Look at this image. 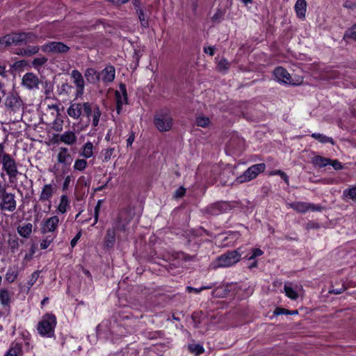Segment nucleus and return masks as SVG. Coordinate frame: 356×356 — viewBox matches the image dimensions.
Here are the masks:
<instances>
[{"label":"nucleus","instance_id":"f257e3e1","mask_svg":"<svg viewBox=\"0 0 356 356\" xmlns=\"http://www.w3.org/2000/svg\"><path fill=\"white\" fill-rule=\"evenodd\" d=\"M241 254L242 251L241 248L228 251L217 257L212 264L213 267L217 268L232 266L240 261Z\"/></svg>","mask_w":356,"mask_h":356},{"label":"nucleus","instance_id":"f03ea898","mask_svg":"<svg viewBox=\"0 0 356 356\" xmlns=\"http://www.w3.org/2000/svg\"><path fill=\"white\" fill-rule=\"evenodd\" d=\"M56 323V318L54 314H46L38 323L37 330L41 336L51 337L54 335Z\"/></svg>","mask_w":356,"mask_h":356},{"label":"nucleus","instance_id":"7ed1b4c3","mask_svg":"<svg viewBox=\"0 0 356 356\" xmlns=\"http://www.w3.org/2000/svg\"><path fill=\"white\" fill-rule=\"evenodd\" d=\"M172 118L168 108H162L157 111L154 117V122L160 131H168L172 127Z\"/></svg>","mask_w":356,"mask_h":356},{"label":"nucleus","instance_id":"20e7f679","mask_svg":"<svg viewBox=\"0 0 356 356\" xmlns=\"http://www.w3.org/2000/svg\"><path fill=\"white\" fill-rule=\"evenodd\" d=\"M67 113L70 117L74 119H78L81 115H86L88 118V125L90 122V117L92 115V106L89 102L84 103H73L71 104L67 110Z\"/></svg>","mask_w":356,"mask_h":356},{"label":"nucleus","instance_id":"39448f33","mask_svg":"<svg viewBox=\"0 0 356 356\" xmlns=\"http://www.w3.org/2000/svg\"><path fill=\"white\" fill-rule=\"evenodd\" d=\"M266 169V165L264 163L252 165L249 167L242 175L237 177L239 183L247 182L256 178L258 175L264 172Z\"/></svg>","mask_w":356,"mask_h":356},{"label":"nucleus","instance_id":"423d86ee","mask_svg":"<svg viewBox=\"0 0 356 356\" xmlns=\"http://www.w3.org/2000/svg\"><path fill=\"white\" fill-rule=\"evenodd\" d=\"M1 163L3 170L6 171L10 179H15L19 173L15 160L10 154L5 153L2 156Z\"/></svg>","mask_w":356,"mask_h":356},{"label":"nucleus","instance_id":"0eeeda50","mask_svg":"<svg viewBox=\"0 0 356 356\" xmlns=\"http://www.w3.org/2000/svg\"><path fill=\"white\" fill-rule=\"evenodd\" d=\"M234 207V206L231 202L220 201L209 205L206 208V211L211 215L218 216L231 211Z\"/></svg>","mask_w":356,"mask_h":356},{"label":"nucleus","instance_id":"6e6552de","mask_svg":"<svg viewBox=\"0 0 356 356\" xmlns=\"http://www.w3.org/2000/svg\"><path fill=\"white\" fill-rule=\"evenodd\" d=\"M22 32L11 33L0 38V49L12 44L20 45L24 44Z\"/></svg>","mask_w":356,"mask_h":356},{"label":"nucleus","instance_id":"1a4fd4ad","mask_svg":"<svg viewBox=\"0 0 356 356\" xmlns=\"http://www.w3.org/2000/svg\"><path fill=\"white\" fill-rule=\"evenodd\" d=\"M42 51L45 53L65 54L69 51L70 47L61 42H49L41 47Z\"/></svg>","mask_w":356,"mask_h":356},{"label":"nucleus","instance_id":"9d476101","mask_svg":"<svg viewBox=\"0 0 356 356\" xmlns=\"http://www.w3.org/2000/svg\"><path fill=\"white\" fill-rule=\"evenodd\" d=\"M115 97L116 101V111L118 114H120L124 104H128V97L126 85L120 83L119 85V90L115 92Z\"/></svg>","mask_w":356,"mask_h":356},{"label":"nucleus","instance_id":"9b49d317","mask_svg":"<svg viewBox=\"0 0 356 356\" xmlns=\"http://www.w3.org/2000/svg\"><path fill=\"white\" fill-rule=\"evenodd\" d=\"M0 199V209L1 211L13 212L16 209L17 202L13 193H7Z\"/></svg>","mask_w":356,"mask_h":356},{"label":"nucleus","instance_id":"f8f14e48","mask_svg":"<svg viewBox=\"0 0 356 356\" xmlns=\"http://www.w3.org/2000/svg\"><path fill=\"white\" fill-rule=\"evenodd\" d=\"M275 79L280 83L289 85H295L291 76L288 71L283 67L279 66L275 67L273 71Z\"/></svg>","mask_w":356,"mask_h":356},{"label":"nucleus","instance_id":"ddd939ff","mask_svg":"<svg viewBox=\"0 0 356 356\" xmlns=\"http://www.w3.org/2000/svg\"><path fill=\"white\" fill-rule=\"evenodd\" d=\"M54 143H63L68 145H72L76 143L77 137L74 131H68L62 134H56L54 136Z\"/></svg>","mask_w":356,"mask_h":356},{"label":"nucleus","instance_id":"4468645a","mask_svg":"<svg viewBox=\"0 0 356 356\" xmlns=\"http://www.w3.org/2000/svg\"><path fill=\"white\" fill-rule=\"evenodd\" d=\"M40 83L38 77L32 72L26 73L22 78V85L29 90L38 89Z\"/></svg>","mask_w":356,"mask_h":356},{"label":"nucleus","instance_id":"2eb2a0df","mask_svg":"<svg viewBox=\"0 0 356 356\" xmlns=\"http://www.w3.org/2000/svg\"><path fill=\"white\" fill-rule=\"evenodd\" d=\"M22 101L17 94L8 95L5 100L6 106L13 111H19L22 106Z\"/></svg>","mask_w":356,"mask_h":356},{"label":"nucleus","instance_id":"dca6fc26","mask_svg":"<svg viewBox=\"0 0 356 356\" xmlns=\"http://www.w3.org/2000/svg\"><path fill=\"white\" fill-rule=\"evenodd\" d=\"M70 75L77 88L76 96L82 95L84 91L85 82L81 73L77 70H73Z\"/></svg>","mask_w":356,"mask_h":356},{"label":"nucleus","instance_id":"f3484780","mask_svg":"<svg viewBox=\"0 0 356 356\" xmlns=\"http://www.w3.org/2000/svg\"><path fill=\"white\" fill-rule=\"evenodd\" d=\"M99 81L108 83L113 81L115 77V70L113 65H107L103 70L99 72Z\"/></svg>","mask_w":356,"mask_h":356},{"label":"nucleus","instance_id":"a211bd4d","mask_svg":"<svg viewBox=\"0 0 356 356\" xmlns=\"http://www.w3.org/2000/svg\"><path fill=\"white\" fill-rule=\"evenodd\" d=\"M56 191V187L51 184L44 185L40 194V201L44 202L46 201H50L53 195Z\"/></svg>","mask_w":356,"mask_h":356},{"label":"nucleus","instance_id":"6ab92c4d","mask_svg":"<svg viewBox=\"0 0 356 356\" xmlns=\"http://www.w3.org/2000/svg\"><path fill=\"white\" fill-rule=\"evenodd\" d=\"M59 222V218L57 216H54L46 220L44 224L41 228L42 234L53 232L56 230Z\"/></svg>","mask_w":356,"mask_h":356},{"label":"nucleus","instance_id":"aec40b11","mask_svg":"<svg viewBox=\"0 0 356 356\" xmlns=\"http://www.w3.org/2000/svg\"><path fill=\"white\" fill-rule=\"evenodd\" d=\"M116 241V231L115 228H108L104 238V246L106 248L114 247Z\"/></svg>","mask_w":356,"mask_h":356},{"label":"nucleus","instance_id":"412c9836","mask_svg":"<svg viewBox=\"0 0 356 356\" xmlns=\"http://www.w3.org/2000/svg\"><path fill=\"white\" fill-rule=\"evenodd\" d=\"M125 213H120L116 218L115 221L113 223V226L112 228H115V231H121L125 232L127 229V226L129 225L130 222V219H128L124 216Z\"/></svg>","mask_w":356,"mask_h":356},{"label":"nucleus","instance_id":"4be33fe9","mask_svg":"<svg viewBox=\"0 0 356 356\" xmlns=\"http://www.w3.org/2000/svg\"><path fill=\"white\" fill-rule=\"evenodd\" d=\"M58 163L63 165H70L72 161L71 154L68 152V149L66 147H60L59 152L57 155Z\"/></svg>","mask_w":356,"mask_h":356},{"label":"nucleus","instance_id":"5701e85b","mask_svg":"<svg viewBox=\"0 0 356 356\" xmlns=\"http://www.w3.org/2000/svg\"><path fill=\"white\" fill-rule=\"evenodd\" d=\"M23 351L22 348V344L13 341L8 349V350L4 356H22Z\"/></svg>","mask_w":356,"mask_h":356},{"label":"nucleus","instance_id":"b1692460","mask_svg":"<svg viewBox=\"0 0 356 356\" xmlns=\"http://www.w3.org/2000/svg\"><path fill=\"white\" fill-rule=\"evenodd\" d=\"M84 76L86 81L90 83H95L99 81V74L94 68H87L85 70Z\"/></svg>","mask_w":356,"mask_h":356},{"label":"nucleus","instance_id":"393cba45","mask_svg":"<svg viewBox=\"0 0 356 356\" xmlns=\"http://www.w3.org/2000/svg\"><path fill=\"white\" fill-rule=\"evenodd\" d=\"M330 161V159L319 155L314 156L312 159V163L314 165V166L320 168L328 165Z\"/></svg>","mask_w":356,"mask_h":356},{"label":"nucleus","instance_id":"a878e982","mask_svg":"<svg viewBox=\"0 0 356 356\" xmlns=\"http://www.w3.org/2000/svg\"><path fill=\"white\" fill-rule=\"evenodd\" d=\"M33 225L30 222L19 225L17 228L18 234L24 237L29 238L32 233Z\"/></svg>","mask_w":356,"mask_h":356},{"label":"nucleus","instance_id":"bb28decb","mask_svg":"<svg viewBox=\"0 0 356 356\" xmlns=\"http://www.w3.org/2000/svg\"><path fill=\"white\" fill-rule=\"evenodd\" d=\"M307 8V2L305 0H298L295 5V10L298 17L304 18L305 17Z\"/></svg>","mask_w":356,"mask_h":356},{"label":"nucleus","instance_id":"cd10ccee","mask_svg":"<svg viewBox=\"0 0 356 356\" xmlns=\"http://www.w3.org/2000/svg\"><path fill=\"white\" fill-rule=\"evenodd\" d=\"M287 206L300 213H305L309 210V207L307 202H302L288 203Z\"/></svg>","mask_w":356,"mask_h":356},{"label":"nucleus","instance_id":"c85d7f7f","mask_svg":"<svg viewBox=\"0 0 356 356\" xmlns=\"http://www.w3.org/2000/svg\"><path fill=\"white\" fill-rule=\"evenodd\" d=\"M0 302L7 310L10 311V295L7 289L0 290Z\"/></svg>","mask_w":356,"mask_h":356},{"label":"nucleus","instance_id":"c756f323","mask_svg":"<svg viewBox=\"0 0 356 356\" xmlns=\"http://www.w3.org/2000/svg\"><path fill=\"white\" fill-rule=\"evenodd\" d=\"M93 155V144L88 141L81 148V156L85 159H89Z\"/></svg>","mask_w":356,"mask_h":356},{"label":"nucleus","instance_id":"7c9ffc66","mask_svg":"<svg viewBox=\"0 0 356 356\" xmlns=\"http://www.w3.org/2000/svg\"><path fill=\"white\" fill-rule=\"evenodd\" d=\"M70 207V201L68 197L66 195H62L60 199V203L57 208V210L60 213H65L67 208Z\"/></svg>","mask_w":356,"mask_h":356},{"label":"nucleus","instance_id":"2f4dec72","mask_svg":"<svg viewBox=\"0 0 356 356\" xmlns=\"http://www.w3.org/2000/svg\"><path fill=\"white\" fill-rule=\"evenodd\" d=\"M40 271L36 270L34 271L31 275L30 280L27 282V283L22 287V290L24 291H26L27 293L29 291L31 286L36 282L38 280L39 275H40Z\"/></svg>","mask_w":356,"mask_h":356},{"label":"nucleus","instance_id":"473e14b6","mask_svg":"<svg viewBox=\"0 0 356 356\" xmlns=\"http://www.w3.org/2000/svg\"><path fill=\"white\" fill-rule=\"evenodd\" d=\"M312 137L316 140H317L318 142L321 143H330L332 145L334 144V140L332 138L328 137L325 135H323L322 134L318 133H314L312 134Z\"/></svg>","mask_w":356,"mask_h":356},{"label":"nucleus","instance_id":"72a5a7b5","mask_svg":"<svg viewBox=\"0 0 356 356\" xmlns=\"http://www.w3.org/2000/svg\"><path fill=\"white\" fill-rule=\"evenodd\" d=\"M8 248L12 253H15L19 247V240L17 236L10 237L8 239Z\"/></svg>","mask_w":356,"mask_h":356},{"label":"nucleus","instance_id":"f704fd0d","mask_svg":"<svg viewBox=\"0 0 356 356\" xmlns=\"http://www.w3.org/2000/svg\"><path fill=\"white\" fill-rule=\"evenodd\" d=\"M92 126L94 127H97L99 124V118L102 115V112L100 111L99 107L97 105L92 107Z\"/></svg>","mask_w":356,"mask_h":356},{"label":"nucleus","instance_id":"c9c22d12","mask_svg":"<svg viewBox=\"0 0 356 356\" xmlns=\"http://www.w3.org/2000/svg\"><path fill=\"white\" fill-rule=\"evenodd\" d=\"M18 270L17 269H13L11 268H9L6 274V280L9 283L14 282L16 279L18 277Z\"/></svg>","mask_w":356,"mask_h":356},{"label":"nucleus","instance_id":"e433bc0d","mask_svg":"<svg viewBox=\"0 0 356 356\" xmlns=\"http://www.w3.org/2000/svg\"><path fill=\"white\" fill-rule=\"evenodd\" d=\"M188 348L191 353L195 355H200L204 352V347L200 344L191 343L188 344Z\"/></svg>","mask_w":356,"mask_h":356},{"label":"nucleus","instance_id":"4c0bfd02","mask_svg":"<svg viewBox=\"0 0 356 356\" xmlns=\"http://www.w3.org/2000/svg\"><path fill=\"white\" fill-rule=\"evenodd\" d=\"M284 290L287 297L292 300H296L298 297V293L293 289L290 284H285Z\"/></svg>","mask_w":356,"mask_h":356},{"label":"nucleus","instance_id":"58836bf2","mask_svg":"<svg viewBox=\"0 0 356 356\" xmlns=\"http://www.w3.org/2000/svg\"><path fill=\"white\" fill-rule=\"evenodd\" d=\"M136 13L138 15V19L140 22V25L142 27L147 28L149 26L148 19L147 18L144 11L141 8H138L136 10Z\"/></svg>","mask_w":356,"mask_h":356},{"label":"nucleus","instance_id":"ea45409f","mask_svg":"<svg viewBox=\"0 0 356 356\" xmlns=\"http://www.w3.org/2000/svg\"><path fill=\"white\" fill-rule=\"evenodd\" d=\"M22 36L24 40V44L36 42L38 40V36L31 32H22Z\"/></svg>","mask_w":356,"mask_h":356},{"label":"nucleus","instance_id":"a19ab883","mask_svg":"<svg viewBox=\"0 0 356 356\" xmlns=\"http://www.w3.org/2000/svg\"><path fill=\"white\" fill-rule=\"evenodd\" d=\"M195 123L197 126L205 128L210 124V120L207 117L199 115L196 118Z\"/></svg>","mask_w":356,"mask_h":356},{"label":"nucleus","instance_id":"79ce46f5","mask_svg":"<svg viewBox=\"0 0 356 356\" xmlns=\"http://www.w3.org/2000/svg\"><path fill=\"white\" fill-rule=\"evenodd\" d=\"M88 165L87 161L83 159H78L74 164V169L79 171L84 170Z\"/></svg>","mask_w":356,"mask_h":356},{"label":"nucleus","instance_id":"37998d69","mask_svg":"<svg viewBox=\"0 0 356 356\" xmlns=\"http://www.w3.org/2000/svg\"><path fill=\"white\" fill-rule=\"evenodd\" d=\"M264 254V252L259 248H255L252 250L250 254L246 255L244 258L248 261H252L256 257H259Z\"/></svg>","mask_w":356,"mask_h":356},{"label":"nucleus","instance_id":"c03bdc74","mask_svg":"<svg viewBox=\"0 0 356 356\" xmlns=\"http://www.w3.org/2000/svg\"><path fill=\"white\" fill-rule=\"evenodd\" d=\"M346 38L356 42V24L346 31L344 35V38Z\"/></svg>","mask_w":356,"mask_h":356},{"label":"nucleus","instance_id":"a18cd8bd","mask_svg":"<svg viewBox=\"0 0 356 356\" xmlns=\"http://www.w3.org/2000/svg\"><path fill=\"white\" fill-rule=\"evenodd\" d=\"M47 62V58L44 56L35 58L32 61V65L34 67H41Z\"/></svg>","mask_w":356,"mask_h":356},{"label":"nucleus","instance_id":"49530a36","mask_svg":"<svg viewBox=\"0 0 356 356\" xmlns=\"http://www.w3.org/2000/svg\"><path fill=\"white\" fill-rule=\"evenodd\" d=\"M217 68L220 72L226 71L229 68V63L227 60L222 58L218 62Z\"/></svg>","mask_w":356,"mask_h":356},{"label":"nucleus","instance_id":"de8ad7c7","mask_svg":"<svg viewBox=\"0 0 356 356\" xmlns=\"http://www.w3.org/2000/svg\"><path fill=\"white\" fill-rule=\"evenodd\" d=\"M26 50V52L24 53L26 54V56H31L32 55H34L37 54L39 50L40 47L38 46H28L27 47L24 48Z\"/></svg>","mask_w":356,"mask_h":356},{"label":"nucleus","instance_id":"09e8293b","mask_svg":"<svg viewBox=\"0 0 356 356\" xmlns=\"http://www.w3.org/2000/svg\"><path fill=\"white\" fill-rule=\"evenodd\" d=\"M54 237L51 236H47L40 243V248L42 250L47 249L50 244L53 242Z\"/></svg>","mask_w":356,"mask_h":356},{"label":"nucleus","instance_id":"8fccbe9b","mask_svg":"<svg viewBox=\"0 0 356 356\" xmlns=\"http://www.w3.org/2000/svg\"><path fill=\"white\" fill-rule=\"evenodd\" d=\"M102 202H103V200H98L96 206L95 207L93 225H95L98 222L99 211H100V208H101V205H102Z\"/></svg>","mask_w":356,"mask_h":356},{"label":"nucleus","instance_id":"3c124183","mask_svg":"<svg viewBox=\"0 0 356 356\" xmlns=\"http://www.w3.org/2000/svg\"><path fill=\"white\" fill-rule=\"evenodd\" d=\"M344 195L348 196L351 200H356V186L352 187L343 192Z\"/></svg>","mask_w":356,"mask_h":356},{"label":"nucleus","instance_id":"603ef678","mask_svg":"<svg viewBox=\"0 0 356 356\" xmlns=\"http://www.w3.org/2000/svg\"><path fill=\"white\" fill-rule=\"evenodd\" d=\"M113 152H114V148H108L106 149H105L103 152V156H104V159H103V161L104 162H108L113 154Z\"/></svg>","mask_w":356,"mask_h":356},{"label":"nucleus","instance_id":"864d4df0","mask_svg":"<svg viewBox=\"0 0 356 356\" xmlns=\"http://www.w3.org/2000/svg\"><path fill=\"white\" fill-rule=\"evenodd\" d=\"M273 175H280V177L284 181V182L289 185V176L283 171L280 170H277L275 171H274L273 173Z\"/></svg>","mask_w":356,"mask_h":356},{"label":"nucleus","instance_id":"5fc2aeb1","mask_svg":"<svg viewBox=\"0 0 356 356\" xmlns=\"http://www.w3.org/2000/svg\"><path fill=\"white\" fill-rule=\"evenodd\" d=\"M43 88L44 89V92L46 95H49L52 91V85L49 81H40Z\"/></svg>","mask_w":356,"mask_h":356},{"label":"nucleus","instance_id":"6e6d98bb","mask_svg":"<svg viewBox=\"0 0 356 356\" xmlns=\"http://www.w3.org/2000/svg\"><path fill=\"white\" fill-rule=\"evenodd\" d=\"M211 286H202V287H200V288H195V287L188 286L186 287V291L188 293L194 292V293H199L202 291H203L204 289H211Z\"/></svg>","mask_w":356,"mask_h":356},{"label":"nucleus","instance_id":"4d7b16f0","mask_svg":"<svg viewBox=\"0 0 356 356\" xmlns=\"http://www.w3.org/2000/svg\"><path fill=\"white\" fill-rule=\"evenodd\" d=\"M223 18V13L221 10L218 9L212 17V21L214 22H220Z\"/></svg>","mask_w":356,"mask_h":356},{"label":"nucleus","instance_id":"13d9d810","mask_svg":"<svg viewBox=\"0 0 356 356\" xmlns=\"http://www.w3.org/2000/svg\"><path fill=\"white\" fill-rule=\"evenodd\" d=\"M35 251H36V246L33 244L31 245L29 252L25 254L24 260L30 261L33 258V256L35 253Z\"/></svg>","mask_w":356,"mask_h":356},{"label":"nucleus","instance_id":"bf43d9fd","mask_svg":"<svg viewBox=\"0 0 356 356\" xmlns=\"http://www.w3.org/2000/svg\"><path fill=\"white\" fill-rule=\"evenodd\" d=\"M186 194V188L183 186L179 187L175 193L174 197L181 198Z\"/></svg>","mask_w":356,"mask_h":356},{"label":"nucleus","instance_id":"052dcab7","mask_svg":"<svg viewBox=\"0 0 356 356\" xmlns=\"http://www.w3.org/2000/svg\"><path fill=\"white\" fill-rule=\"evenodd\" d=\"M329 165H331L334 170H339L343 169L342 164L338 160H332Z\"/></svg>","mask_w":356,"mask_h":356},{"label":"nucleus","instance_id":"680f3d73","mask_svg":"<svg viewBox=\"0 0 356 356\" xmlns=\"http://www.w3.org/2000/svg\"><path fill=\"white\" fill-rule=\"evenodd\" d=\"M81 234H82V232H81V230H80L77 234L72 239L71 242H70V245L72 246V248H74L78 241L80 239L81 236Z\"/></svg>","mask_w":356,"mask_h":356},{"label":"nucleus","instance_id":"e2e57ef3","mask_svg":"<svg viewBox=\"0 0 356 356\" xmlns=\"http://www.w3.org/2000/svg\"><path fill=\"white\" fill-rule=\"evenodd\" d=\"M289 310L281 307H277L274 312L275 315L289 314Z\"/></svg>","mask_w":356,"mask_h":356},{"label":"nucleus","instance_id":"0e129e2a","mask_svg":"<svg viewBox=\"0 0 356 356\" xmlns=\"http://www.w3.org/2000/svg\"><path fill=\"white\" fill-rule=\"evenodd\" d=\"M108 325V321H103L102 323L99 324L97 326V332L98 334L101 333L102 331H103L104 327H107Z\"/></svg>","mask_w":356,"mask_h":356},{"label":"nucleus","instance_id":"69168bd1","mask_svg":"<svg viewBox=\"0 0 356 356\" xmlns=\"http://www.w3.org/2000/svg\"><path fill=\"white\" fill-rule=\"evenodd\" d=\"M70 181H71L70 176H67L65 178L64 182L63 184V187H62L63 191H66L68 188Z\"/></svg>","mask_w":356,"mask_h":356},{"label":"nucleus","instance_id":"338daca9","mask_svg":"<svg viewBox=\"0 0 356 356\" xmlns=\"http://www.w3.org/2000/svg\"><path fill=\"white\" fill-rule=\"evenodd\" d=\"M346 290V288L344 286H342L341 288L340 289H331L329 293H332V294H336V295H339V294H341L344 291Z\"/></svg>","mask_w":356,"mask_h":356},{"label":"nucleus","instance_id":"774afa93","mask_svg":"<svg viewBox=\"0 0 356 356\" xmlns=\"http://www.w3.org/2000/svg\"><path fill=\"white\" fill-rule=\"evenodd\" d=\"M309 204V210H312L315 211H320L322 209V207L320 205H315L314 204L308 203Z\"/></svg>","mask_w":356,"mask_h":356}]
</instances>
